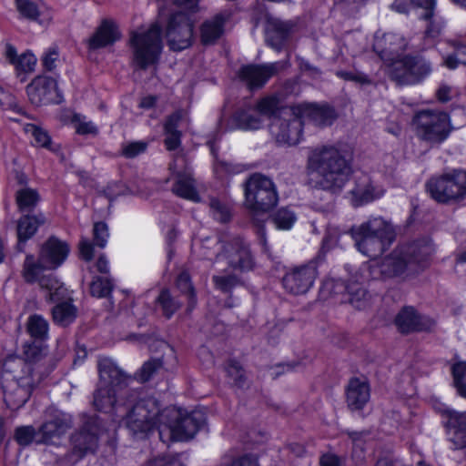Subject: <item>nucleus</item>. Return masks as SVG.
Segmentation results:
<instances>
[{"instance_id": "nucleus-1", "label": "nucleus", "mask_w": 466, "mask_h": 466, "mask_svg": "<svg viewBox=\"0 0 466 466\" xmlns=\"http://www.w3.org/2000/svg\"><path fill=\"white\" fill-rule=\"evenodd\" d=\"M25 354L28 361L16 356H10L2 364L4 400L12 410L22 407L42 380V375L35 370L38 366L35 363L39 360L40 350L29 345L25 350Z\"/></svg>"}, {"instance_id": "nucleus-2", "label": "nucleus", "mask_w": 466, "mask_h": 466, "mask_svg": "<svg viewBox=\"0 0 466 466\" xmlns=\"http://www.w3.org/2000/svg\"><path fill=\"white\" fill-rule=\"evenodd\" d=\"M70 252L68 244L56 237L49 238L42 246L38 261L32 255H27L24 264V278L26 282H38L40 288L46 291L50 301L66 299L67 289L52 274L42 275L44 269H56L60 267Z\"/></svg>"}, {"instance_id": "nucleus-3", "label": "nucleus", "mask_w": 466, "mask_h": 466, "mask_svg": "<svg viewBox=\"0 0 466 466\" xmlns=\"http://www.w3.org/2000/svg\"><path fill=\"white\" fill-rule=\"evenodd\" d=\"M351 174V166L344 152L333 146L313 149L307 161L309 183L323 190L338 193Z\"/></svg>"}, {"instance_id": "nucleus-4", "label": "nucleus", "mask_w": 466, "mask_h": 466, "mask_svg": "<svg viewBox=\"0 0 466 466\" xmlns=\"http://www.w3.org/2000/svg\"><path fill=\"white\" fill-rule=\"evenodd\" d=\"M334 119L335 113L329 106L299 104L282 110L281 117L275 118L271 125V135L280 145L295 146L300 141L306 120L324 127L330 125Z\"/></svg>"}, {"instance_id": "nucleus-5", "label": "nucleus", "mask_w": 466, "mask_h": 466, "mask_svg": "<svg viewBox=\"0 0 466 466\" xmlns=\"http://www.w3.org/2000/svg\"><path fill=\"white\" fill-rule=\"evenodd\" d=\"M164 409L152 397H138L132 392L128 399L116 407V418L121 419L125 427L137 438H143L154 430L159 431L163 423Z\"/></svg>"}, {"instance_id": "nucleus-6", "label": "nucleus", "mask_w": 466, "mask_h": 466, "mask_svg": "<svg viewBox=\"0 0 466 466\" xmlns=\"http://www.w3.org/2000/svg\"><path fill=\"white\" fill-rule=\"evenodd\" d=\"M433 252V246L427 240L396 249L390 256L383 259L380 267H378L377 263L370 266L372 268V278H377L375 274L377 269L385 277L399 275L405 270L417 272L428 265L429 258Z\"/></svg>"}, {"instance_id": "nucleus-7", "label": "nucleus", "mask_w": 466, "mask_h": 466, "mask_svg": "<svg viewBox=\"0 0 466 466\" xmlns=\"http://www.w3.org/2000/svg\"><path fill=\"white\" fill-rule=\"evenodd\" d=\"M351 236L360 252L375 258L392 243V226L380 217L372 218L351 229Z\"/></svg>"}, {"instance_id": "nucleus-8", "label": "nucleus", "mask_w": 466, "mask_h": 466, "mask_svg": "<svg viewBox=\"0 0 466 466\" xmlns=\"http://www.w3.org/2000/svg\"><path fill=\"white\" fill-rule=\"evenodd\" d=\"M202 247L207 249L203 254L207 258L212 259V255H216L215 263L219 269H225L222 267L224 261L233 271L242 272L253 268L254 259L248 245L239 238H235L226 244L217 238H208Z\"/></svg>"}, {"instance_id": "nucleus-9", "label": "nucleus", "mask_w": 466, "mask_h": 466, "mask_svg": "<svg viewBox=\"0 0 466 466\" xmlns=\"http://www.w3.org/2000/svg\"><path fill=\"white\" fill-rule=\"evenodd\" d=\"M162 417L164 420L159 426V438L163 442L188 441L205 421L199 411L186 413L172 407L165 408Z\"/></svg>"}, {"instance_id": "nucleus-10", "label": "nucleus", "mask_w": 466, "mask_h": 466, "mask_svg": "<svg viewBox=\"0 0 466 466\" xmlns=\"http://www.w3.org/2000/svg\"><path fill=\"white\" fill-rule=\"evenodd\" d=\"M244 205L252 218L266 214L279 202V194L274 182L268 177L255 173L243 185Z\"/></svg>"}, {"instance_id": "nucleus-11", "label": "nucleus", "mask_w": 466, "mask_h": 466, "mask_svg": "<svg viewBox=\"0 0 466 466\" xmlns=\"http://www.w3.org/2000/svg\"><path fill=\"white\" fill-rule=\"evenodd\" d=\"M179 8L168 19L166 36L173 50H183L192 43L195 20L192 14L198 11V0H174Z\"/></svg>"}, {"instance_id": "nucleus-12", "label": "nucleus", "mask_w": 466, "mask_h": 466, "mask_svg": "<svg viewBox=\"0 0 466 466\" xmlns=\"http://www.w3.org/2000/svg\"><path fill=\"white\" fill-rule=\"evenodd\" d=\"M98 371L100 380L98 388L94 394V406L99 410L109 412L115 410L116 416V407L123 403L116 404V389H121L126 381V377L122 370L118 369L111 360L104 358L98 361Z\"/></svg>"}, {"instance_id": "nucleus-13", "label": "nucleus", "mask_w": 466, "mask_h": 466, "mask_svg": "<svg viewBox=\"0 0 466 466\" xmlns=\"http://www.w3.org/2000/svg\"><path fill=\"white\" fill-rule=\"evenodd\" d=\"M133 63L141 69L154 65L162 50L161 26L153 24L147 30L133 32L130 37Z\"/></svg>"}, {"instance_id": "nucleus-14", "label": "nucleus", "mask_w": 466, "mask_h": 466, "mask_svg": "<svg viewBox=\"0 0 466 466\" xmlns=\"http://www.w3.org/2000/svg\"><path fill=\"white\" fill-rule=\"evenodd\" d=\"M417 136L431 144H441L452 129L449 115L441 110L424 109L413 117Z\"/></svg>"}, {"instance_id": "nucleus-15", "label": "nucleus", "mask_w": 466, "mask_h": 466, "mask_svg": "<svg viewBox=\"0 0 466 466\" xmlns=\"http://www.w3.org/2000/svg\"><path fill=\"white\" fill-rule=\"evenodd\" d=\"M431 197L440 203L459 201L466 197V171L452 170L427 182Z\"/></svg>"}, {"instance_id": "nucleus-16", "label": "nucleus", "mask_w": 466, "mask_h": 466, "mask_svg": "<svg viewBox=\"0 0 466 466\" xmlns=\"http://www.w3.org/2000/svg\"><path fill=\"white\" fill-rule=\"evenodd\" d=\"M283 109L279 107V99L275 96H269L260 99L254 108L237 113L233 121L239 129L257 130L264 126L267 119H271L272 125L275 118H280ZM269 130L271 131V126Z\"/></svg>"}, {"instance_id": "nucleus-17", "label": "nucleus", "mask_w": 466, "mask_h": 466, "mask_svg": "<svg viewBox=\"0 0 466 466\" xmlns=\"http://www.w3.org/2000/svg\"><path fill=\"white\" fill-rule=\"evenodd\" d=\"M431 66L420 56H403L390 65L388 75L400 85H415L430 75Z\"/></svg>"}, {"instance_id": "nucleus-18", "label": "nucleus", "mask_w": 466, "mask_h": 466, "mask_svg": "<svg viewBox=\"0 0 466 466\" xmlns=\"http://www.w3.org/2000/svg\"><path fill=\"white\" fill-rule=\"evenodd\" d=\"M437 0H395L392 9L399 13H407L411 5L421 9V16L429 21L426 29L428 37H436L441 31L444 21L436 13Z\"/></svg>"}, {"instance_id": "nucleus-19", "label": "nucleus", "mask_w": 466, "mask_h": 466, "mask_svg": "<svg viewBox=\"0 0 466 466\" xmlns=\"http://www.w3.org/2000/svg\"><path fill=\"white\" fill-rule=\"evenodd\" d=\"M317 276L318 269L315 263L295 267L285 274L283 286L292 294H304L313 286Z\"/></svg>"}, {"instance_id": "nucleus-20", "label": "nucleus", "mask_w": 466, "mask_h": 466, "mask_svg": "<svg viewBox=\"0 0 466 466\" xmlns=\"http://www.w3.org/2000/svg\"><path fill=\"white\" fill-rule=\"evenodd\" d=\"M97 424V419H92V420L86 423L81 431L72 435V451L70 454L71 461L76 462L83 458L86 453L93 452L96 450L98 435Z\"/></svg>"}, {"instance_id": "nucleus-21", "label": "nucleus", "mask_w": 466, "mask_h": 466, "mask_svg": "<svg viewBox=\"0 0 466 466\" xmlns=\"http://www.w3.org/2000/svg\"><path fill=\"white\" fill-rule=\"evenodd\" d=\"M407 46L406 40L400 35L387 33L382 35H376L373 48L379 54L386 66V71L390 65L396 60L401 59V52Z\"/></svg>"}, {"instance_id": "nucleus-22", "label": "nucleus", "mask_w": 466, "mask_h": 466, "mask_svg": "<svg viewBox=\"0 0 466 466\" xmlns=\"http://www.w3.org/2000/svg\"><path fill=\"white\" fill-rule=\"evenodd\" d=\"M29 100L35 106L49 103H59L61 96L56 87V82L50 77L36 76L26 87Z\"/></svg>"}, {"instance_id": "nucleus-23", "label": "nucleus", "mask_w": 466, "mask_h": 466, "mask_svg": "<svg viewBox=\"0 0 466 466\" xmlns=\"http://www.w3.org/2000/svg\"><path fill=\"white\" fill-rule=\"evenodd\" d=\"M287 66V62H275L260 66H243L238 76L252 89L261 87L271 76Z\"/></svg>"}, {"instance_id": "nucleus-24", "label": "nucleus", "mask_w": 466, "mask_h": 466, "mask_svg": "<svg viewBox=\"0 0 466 466\" xmlns=\"http://www.w3.org/2000/svg\"><path fill=\"white\" fill-rule=\"evenodd\" d=\"M385 189L376 184L367 174H361L355 178L353 188L350 191V201L353 206L359 207L380 198Z\"/></svg>"}, {"instance_id": "nucleus-25", "label": "nucleus", "mask_w": 466, "mask_h": 466, "mask_svg": "<svg viewBox=\"0 0 466 466\" xmlns=\"http://www.w3.org/2000/svg\"><path fill=\"white\" fill-rule=\"evenodd\" d=\"M184 163L185 159L182 157H179L175 158L169 166L172 175L176 177V183L172 190L181 198L191 201H198L199 198L195 189L191 173L187 169L184 171L181 170Z\"/></svg>"}, {"instance_id": "nucleus-26", "label": "nucleus", "mask_w": 466, "mask_h": 466, "mask_svg": "<svg viewBox=\"0 0 466 466\" xmlns=\"http://www.w3.org/2000/svg\"><path fill=\"white\" fill-rule=\"evenodd\" d=\"M72 422L70 414L59 410L55 411L40 428L43 441L56 444L60 437L72 427Z\"/></svg>"}, {"instance_id": "nucleus-27", "label": "nucleus", "mask_w": 466, "mask_h": 466, "mask_svg": "<svg viewBox=\"0 0 466 466\" xmlns=\"http://www.w3.org/2000/svg\"><path fill=\"white\" fill-rule=\"evenodd\" d=\"M448 440L454 449L466 447V413L459 412L449 408L444 410Z\"/></svg>"}, {"instance_id": "nucleus-28", "label": "nucleus", "mask_w": 466, "mask_h": 466, "mask_svg": "<svg viewBox=\"0 0 466 466\" xmlns=\"http://www.w3.org/2000/svg\"><path fill=\"white\" fill-rule=\"evenodd\" d=\"M395 324L402 333L430 330L434 321L425 316L419 315L411 307L401 309L395 319Z\"/></svg>"}, {"instance_id": "nucleus-29", "label": "nucleus", "mask_w": 466, "mask_h": 466, "mask_svg": "<svg viewBox=\"0 0 466 466\" xmlns=\"http://www.w3.org/2000/svg\"><path fill=\"white\" fill-rule=\"evenodd\" d=\"M46 222V218L41 212L22 216L16 222L18 246L20 247L21 244L30 239L37 232L39 227Z\"/></svg>"}, {"instance_id": "nucleus-30", "label": "nucleus", "mask_w": 466, "mask_h": 466, "mask_svg": "<svg viewBox=\"0 0 466 466\" xmlns=\"http://www.w3.org/2000/svg\"><path fill=\"white\" fill-rule=\"evenodd\" d=\"M229 14L219 13L203 22L200 26V38L204 45L214 44L224 33L225 22L228 19Z\"/></svg>"}, {"instance_id": "nucleus-31", "label": "nucleus", "mask_w": 466, "mask_h": 466, "mask_svg": "<svg viewBox=\"0 0 466 466\" xmlns=\"http://www.w3.org/2000/svg\"><path fill=\"white\" fill-rule=\"evenodd\" d=\"M370 387L366 381L352 379L347 389V403L350 410H361L370 400Z\"/></svg>"}, {"instance_id": "nucleus-32", "label": "nucleus", "mask_w": 466, "mask_h": 466, "mask_svg": "<svg viewBox=\"0 0 466 466\" xmlns=\"http://www.w3.org/2000/svg\"><path fill=\"white\" fill-rule=\"evenodd\" d=\"M4 56L18 73L34 71L37 61L35 56L31 52L18 55L16 49L10 44L5 46Z\"/></svg>"}, {"instance_id": "nucleus-33", "label": "nucleus", "mask_w": 466, "mask_h": 466, "mask_svg": "<svg viewBox=\"0 0 466 466\" xmlns=\"http://www.w3.org/2000/svg\"><path fill=\"white\" fill-rule=\"evenodd\" d=\"M118 38L116 26L111 22L105 21L89 39V46L91 48H100L113 44Z\"/></svg>"}, {"instance_id": "nucleus-34", "label": "nucleus", "mask_w": 466, "mask_h": 466, "mask_svg": "<svg viewBox=\"0 0 466 466\" xmlns=\"http://www.w3.org/2000/svg\"><path fill=\"white\" fill-rule=\"evenodd\" d=\"M291 29L292 25L289 22L273 20L268 28L267 41L273 48L279 50L285 43Z\"/></svg>"}, {"instance_id": "nucleus-35", "label": "nucleus", "mask_w": 466, "mask_h": 466, "mask_svg": "<svg viewBox=\"0 0 466 466\" xmlns=\"http://www.w3.org/2000/svg\"><path fill=\"white\" fill-rule=\"evenodd\" d=\"M76 317V309L69 302L65 301L58 303L53 309L54 321L61 326H66L73 322Z\"/></svg>"}, {"instance_id": "nucleus-36", "label": "nucleus", "mask_w": 466, "mask_h": 466, "mask_svg": "<svg viewBox=\"0 0 466 466\" xmlns=\"http://www.w3.org/2000/svg\"><path fill=\"white\" fill-rule=\"evenodd\" d=\"M276 228L279 230H289L297 221L294 210L289 207L279 208L271 215Z\"/></svg>"}, {"instance_id": "nucleus-37", "label": "nucleus", "mask_w": 466, "mask_h": 466, "mask_svg": "<svg viewBox=\"0 0 466 466\" xmlns=\"http://www.w3.org/2000/svg\"><path fill=\"white\" fill-rule=\"evenodd\" d=\"M347 292L350 296V304L356 309H365L370 300V296L359 284H350L347 286Z\"/></svg>"}, {"instance_id": "nucleus-38", "label": "nucleus", "mask_w": 466, "mask_h": 466, "mask_svg": "<svg viewBox=\"0 0 466 466\" xmlns=\"http://www.w3.org/2000/svg\"><path fill=\"white\" fill-rule=\"evenodd\" d=\"M452 52L443 55V65L455 69L459 65L466 66V46L451 44Z\"/></svg>"}, {"instance_id": "nucleus-39", "label": "nucleus", "mask_w": 466, "mask_h": 466, "mask_svg": "<svg viewBox=\"0 0 466 466\" xmlns=\"http://www.w3.org/2000/svg\"><path fill=\"white\" fill-rule=\"evenodd\" d=\"M27 330L32 337L44 339L48 335V323L42 316L33 315L28 319Z\"/></svg>"}, {"instance_id": "nucleus-40", "label": "nucleus", "mask_w": 466, "mask_h": 466, "mask_svg": "<svg viewBox=\"0 0 466 466\" xmlns=\"http://www.w3.org/2000/svg\"><path fill=\"white\" fill-rule=\"evenodd\" d=\"M71 123L76 132L79 135L96 136L98 133L97 127L86 116L74 113L72 115Z\"/></svg>"}, {"instance_id": "nucleus-41", "label": "nucleus", "mask_w": 466, "mask_h": 466, "mask_svg": "<svg viewBox=\"0 0 466 466\" xmlns=\"http://www.w3.org/2000/svg\"><path fill=\"white\" fill-rule=\"evenodd\" d=\"M38 201V193L33 188L24 187L16 193V202L21 210L34 208Z\"/></svg>"}, {"instance_id": "nucleus-42", "label": "nucleus", "mask_w": 466, "mask_h": 466, "mask_svg": "<svg viewBox=\"0 0 466 466\" xmlns=\"http://www.w3.org/2000/svg\"><path fill=\"white\" fill-rule=\"evenodd\" d=\"M24 130L26 134L32 136L35 145L55 150V148L51 147L50 137L46 131L33 124H25Z\"/></svg>"}, {"instance_id": "nucleus-43", "label": "nucleus", "mask_w": 466, "mask_h": 466, "mask_svg": "<svg viewBox=\"0 0 466 466\" xmlns=\"http://www.w3.org/2000/svg\"><path fill=\"white\" fill-rule=\"evenodd\" d=\"M452 374L454 380V386L458 393L466 398V362L461 361L453 365Z\"/></svg>"}, {"instance_id": "nucleus-44", "label": "nucleus", "mask_w": 466, "mask_h": 466, "mask_svg": "<svg viewBox=\"0 0 466 466\" xmlns=\"http://www.w3.org/2000/svg\"><path fill=\"white\" fill-rule=\"evenodd\" d=\"M177 289L182 292L187 294L188 299V310H192L195 304V294H194V289L192 287L189 275L187 272H182L177 279Z\"/></svg>"}, {"instance_id": "nucleus-45", "label": "nucleus", "mask_w": 466, "mask_h": 466, "mask_svg": "<svg viewBox=\"0 0 466 466\" xmlns=\"http://www.w3.org/2000/svg\"><path fill=\"white\" fill-rule=\"evenodd\" d=\"M112 282L107 278L96 277L90 284V293L94 297L104 298L110 294Z\"/></svg>"}, {"instance_id": "nucleus-46", "label": "nucleus", "mask_w": 466, "mask_h": 466, "mask_svg": "<svg viewBox=\"0 0 466 466\" xmlns=\"http://www.w3.org/2000/svg\"><path fill=\"white\" fill-rule=\"evenodd\" d=\"M157 301L161 305L163 313L167 318H170L180 306V303L171 297L167 289L161 291L157 298Z\"/></svg>"}, {"instance_id": "nucleus-47", "label": "nucleus", "mask_w": 466, "mask_h": 466, "mask_svg": "<svg viewBox=\"0 0 466 466\" xmlns=\"http://www.w3.org/2000/svg\"><path fill=\"white\" fill-rule=\"evenodd\" d=\"M210 208L215 219L220 222H227L230 218L229 208L218 199H211Z\"/></svg>"}, {"instance_id": "nucleus-48", "label": "nucleus", "mask_w": 466, "mask_h": 466, "mask_svg": "<svg viewBox=\"0 0 466 466\" xmlns=\"http://www.w3.org/2000/svg\"><path fill=\"white\" fill-rule=\"evenodd\" d=\"M161 367L162 361L160 360H150L142 366L137 373L138 380L143 382L150 380L153 374L161 369Z\"/></svg>"}, {"instance_id": "nucleus-49", "label": "nucleus", "mask_w": 466, "mask_h": 466, "mask_svg": "<svg viewBox=\"0 0 466 466\" xmlns=\"http://www.w3.org/2000/svg\"><path fill=\"white\" fill-rule=\"evenodd\" d=\"M19 13L29 19H35L38 15L37 6L29 0H16Z\"/></svg>"}, {"instance_id": "nucleus-50", "label": "nucleus", "mask_w": 466, "mask_h": 466, "mask_svg": "<svg viewBox=\"0 0 466 466\" xmlns=\"http://www.w3.org/2000/svg\"><path fill=\"white\" fill-rule=\"evenodd\" d=\"M42 63L46 70H54L59 63L58 49L56 46L48 48L42 57Z\"/></svg>"}, {"instance_id": "nucleus-51", "label": "nucleus", "mask_w": 466, "mask_h": 466, "mask_svg": "<svg viewBox=\"0 0 466 466\" xmlns=\"http://www.w3.org/2000/svg\"><path fill=\"white\" fill-rule=\"evenodd\" d=\"M35 437V429L32 426H22L16 429L15 441L23 446L30 444Z\"/></svg>"}, {"instance_id": "nucleus-52", "label": "nucleus", "mask_w": 466, "mask_h": 466, "mask_svg": "<svg viewBox=\"0 0 466 466\" xmlns=\"http://www.w3.org/2000/svg\"><path fill=\"white\" fill-rule=\"evenodd\" d=\"M109 237L107 226L103 222H98L94 225V238L96 246L103 248L107 243Z\"/></svg>"}, {"instance_id": "nucleus-53", "label": "nucleus", "mask_w": 466, "mask_h": 466, "mask_svg": "<svg viewBox=\"0 0 466 466\" xmlns=\"http://www.w3.org/2000/svg\"><path fill=\"white\" fill-rule=\"evenodd\" d=\"M147 148V144L141 141L130 142L123 146L122 153L127 157H135L143 153Z\"/></svg>"}, {"instance_id": "nucleus-54", "label": "nucleus", "mask_w": 466, "mask_h": 466, "mask_svg": "<svg viewBox=\"0 0 466 466\" xmlns=\"http://www.w3.org/2000/svg\"><path fill=\"white\" fill-rule=\"evenodd\" d=\"M144 466H182V464L174 457L158 456L150 459Z\"/></svg>"}, {"instance_id": "nucleus-55", "label": "nucleus", "mask_w": 466, "mask_h": 466, "mask_svg": "<svg viewBox=\"0 0 466 466\" xmlns=\"http://www.w3.org/2000/svg\"><path fill=\"white\" fill-rule=\"evenodd\" d=\"M216 286L221 290L228 291L237 283L236 277L232 275H218L213 278Z\"/></svg>"}, {"instance_id": "nucleus-56", "label": "nucleus", "mask_w": 466, "mask_h": 466, "mask_svg": "<svg viewBox=\"0 0 466 466\" xmlns=\"http://www.w3.org/2000/svg\"><path fill=\"white\" fill-rule=\"evenodd\" d=\"M345 459L335 453L328 452L319 459L320 466H344Z\"/></svg>"}, {"instance_id": "nucleus-57", "label": "nucleus", "mask_w": 466, "mask_h": 466, "mask_svg": "<svg viewBox=\"0 0 466 466\" xmlns=\"http://www.w3.org/2000/svg\"><path fill=\"white\" fill-rule=\"evenodd\" d=\"M227 372L236 385L242 386L244 371L238 363H230L228 366Z\"/></svg>"}, {"instance_id": "nucleus-58", "label": "nucleus", "mask_w": 466, "mask_h": 466, "mask_svg": "<svg viewBox=\"0 0 466 466\" xmlns=\"http://www.w3.org/2000/svg\"><path fill=\"white\" fill-rule=\"evenodd\" d=\"M79 253L81 258L87 262L92 260L94 257V248L87 238H82L79 242Z\"/></svg>"}, {"instance_id": "nucleus-59", "label": "nucleus", "mask_w": 466, "mask_h": 466, "mask_svg": "<svg viewBox=\"0 0 466 466\" xmlns=\"http://www.w3.org/2000/svg\"><path fill=\"white\" fill-rule=\"evenodd\" d=\"M436 95L441 102H448L454 95H456V90H454L451 86L442 84L438 88Z\"/></svg>"}, {"instance_id": "nucleus-60", "label": "nucleus", "mask_w": 466, "mask_h": 466, "mask_svg": "<svg viewBox=\"0 0 466 466\" xmlns=\"http://www.w3.org/2000/svg\"><path fill=\"white\" fill-rule=\"evenodd\" d=\"M337 76L345 80L355 81L361 84L369 83L368 77L365 75L360 73L339 71L337 72Z\"/></svg>"}, {"instance_id": "nucleus-61", "label": "nucleus", "mask_w": 466, "mask_h": 466, "mask_svg": "<svg viewBox=\"0 0 466 466\" xmlns=\"http://www.w3.org/2000/svg\"><path fill=\"white\" fill-rule=\"evenodd\" d=\"M182 117V113L180 111H177L170 115L168 118L167 119L164 129L165 132H176L177 131V127L178 125V122L180 121Z\"/></svg>"}, {"instance_id": "nucleus-62", "label": "nucleus", "mask_w": 466, "mask_h": 466, "mask_svg": "<svg viewBox=\"0 0 466 466\" xmlns=\"http://www.w3.org/2000/svg\"><path fill=\"white\" fill-rule=\"evenodd\" d=\"M167 137L165 139L166 147L168 150L177 148L180 144V132H165Z\"/></svg>"}, {"instance_id": "nucleus-63", "label": "nucleus", "mask_w": 466, "mask_h": 466, "mask_svg": "<svg viewBox=\"0 0 466 466\" xmlns=\"http://www.w3.org/2000/svg\"><path fill=\"white\" fill-rule=\"evenodd\" d=\"M228 466H258L256 457L245 455L233 461Z\"/></svg>"}, {"instance_id": "nucleus-64", "label": "nucleus", "mask_w": 466, "mask_h": 466, "mask_svg": "<svg viewBox=\"0 0 466 466\" xmlns=\"http://www.w3.org/2000/svg\"><path fill=\"white\" fill-rule=\"evenodd\" d=\"M338 234L336 230L329 231L322 241L323 248L329 249L338 243Z\"/></svg>"}]
</instances>
